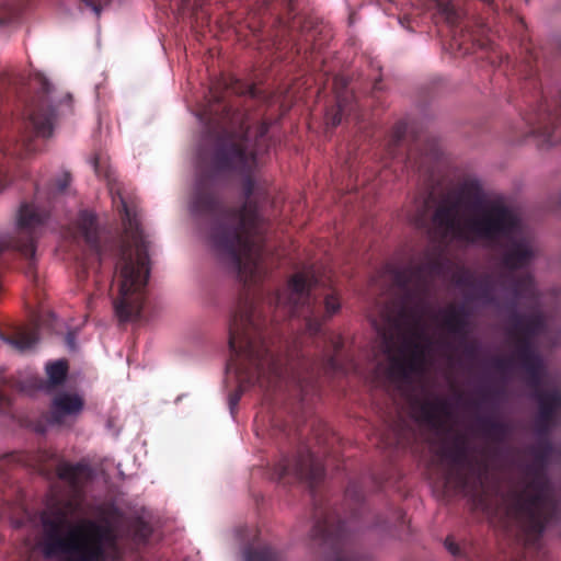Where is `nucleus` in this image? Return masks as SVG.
<instances>
[{
    "instance_id": "obj_1",
    "label": "nucleus",
    "mask_w": 561,
    "mask_h": 561,
    "mask_svg": "<svg viewBox=\"0 0 561 561\" xmlns=\"http://www.w3.org/2000/svg\"><path fill=\"white\" fill-rule=\"evenodd\" d=\"M371 324L380 339L378 377L399 381L424 371L435 353L449 340L465 333L463 317L450 307L439 313L427 308L412 309L408 304L379 309Z\"/></svg>"
},
{
    "instance_id": "obj_2",
    "label": "nucleus",
    "mask_w": 561,
    "mask_h": 561,
    "mask_svg": "<svg viewBox=\"0 0 561 561\" xmlns=\"http://www.w3.org/2000/svg\"><path fill=\"white\" fill-rule=\"evenodd\" d=\"M41 547L61 561H107L118 556L112 510H92L80 495L68 501L51 499L42 515Z\"/></svg>"
},
{
    "instance_id": "obj_3",
    "label": "nucleus",
    "mask_w": 561,
    "mask_h": 561,
    "mask_svg": "<svg viewBox=\"0 0 561 561\" xmlns=\"http://www.w3.org/2000/svg\"><path fill=\"white\" fill-rule=\"evenodd\" d=\"M193 215L216 214V220L209 231L208 242L215 253L230 261L240 279L254 283L264 275L262 264L261 239L256 234L257 214L249 203L238 214H217V199L205 187H197L188 202Z\"/></svg>"
},
{
    "instance_id": "obj_4",
    "label": "nucleus",
    "mask_w": 561,
    "mask_h": 561,
    "mask_svg": "<svg viewBox=\"0 0 561 561\" xmlns=\"http://www.w3.org/2000/svg\"><path fill=\"white\" fill-rule=\"evenodd\" d=\"M453 211L442 208L436 222L444 231L467 242L493 244L503 241L502 259L506 267L516 270L527 266L537 255L531 231L515 211L503 205L482 204L469 209L465 225L456 227L450 221Z\"/></svg>"
},
{
    "instance_id": "obj_5",
    "label": "nucleus",
    "mask_w": 561,
    "mask_h": 561,
    "mask_svg": "<svg viewBox=\"0 0 561 561\" xmlns=\"http://www.w3.org/2000/svg\"><path fill=\"white\" fill-rule=\"evenodd\" d=\"M110 193L113 205L125 221V236L113 278V289L116 293L114 309L121 321H135L140 318L150 276L151 241L137 214L122 196L121 187L112 184Z\"/></svg>"
},
{
    "instance_id": "obj_6",
    "label": "nucleus",
    "mask_w": 561,
    "mask_h": 561,
    "mask_svg": "<svg viewBox=\"0 0 561 561\" xmlns=\"http://www.w3.org/2000/svg\"><path fill=\"white\" fill-rule=\"evenodd\" d=\"M229 348L232 359L227 367L239 383V392L231 394V411L238 404L240 393L251 385L261 387L273 383L282 375V367L270 352L261 331L253 304L240 301L231 313L228 327Z\"/></svg>"
},
{
    "instance_id": "obj_7",
    "label": "nucleus",
    "mask_w": 561,
    "mask_h": 561,
    "mask_svg": "<svg viewBox=\"0 0 561 561\" xmlns=\"http://www.w3.org/2000/svg\"><path fill=\"white\" fill-rule=\"evenodd\" d=\"M413 414L423 426L433 431L443 443L439 453L440 461L448 467L447 483L457 488H465L467 482L463 473L469 466L462 446L458 443H453V446H450L453 417L446 402L440 399H428L415 407Z\"/></svg>"
},
{
    "instance_id": "obj_8",
    "label": "nucleus",
    "mask_w": 561,
    "mask_h": 561,
    "mask_svg": "<svg viewBox=\"0 0 561 561\" xmlns=\"http://www.w3.org/2000/svg\"><path fill=\"white\" fill-rule=\"evenodd\" d=\"M506 513L518 520L526 533L539 535L552 511L550 491L541 473H530L522 485L504 500Z\"/></svg>"
},
{
    "instance_id": "obj_9",
    "label": "nucleus",
    "mask_w": 561,
    "mask_h": 561,
    "mask_svg": "<svg viewBox=\"0 0 561 561\" xmlns=\"http://www.w3.org/2000/svg\"><path fill=\"white\" fill-rule=\"evenodd\" d=\"M35 83L39 95L31 108L28 118L39 136L48 137L53 131V112H62L61 107L70 102V95L58 91L51 79L44 73L36 75Z\"/></svg>"
},
{
    "instance_id": "obj_10",
    "label": "nucleus",
    "mask_w": 561,
    "mask_h": 561,
    "mask_svg": "<svg viewBox=\"0 0 561 561\" xmlns=\"http://www.w3.org/2000/svg\"><path fill=\"white\" fill-rule=\"evenodd\" d=\"M450 194H447L446 199L442 201L439 205L437 206V209L433 217V233L435 236H439L444 239L454 240L460 243H468L467 241L453 236L451 233H448L447 231H444L443 227L436 222V215L442 209L445 208L446 211H453V215L450 216V221L456 227H461L465 225L466 220V213L469 211V209H472L473 207L482 204H489V205H500L499 203L489 202L482 199L481 196H472L471 198L461 197L459 201H455L450 198Z\"/></svg>"
},
{
    "instance_id": "obj_11",
    "label": "nucleus",
    "mask_w": 561,
    "mask_h": 561,
    "mask_svg": "<svg viewBox=\"0 0 561 561\" xmlns=\"http://www.w3.org/2000/svg\"><path fill=\"white\" fill-rule=\"evenodd\" d=\"M255 164V157L251 152H247L241 140H232L230 145L222 147L215 159V165L218 170L236 169L249 171Z\"/></svg>"
},
{
    "instance_id": "obj_12",
    "label": "nucleus",
    "mask_w": 561,
    "mask_h": 561,
    "mask_svg": "<svg viewBox=\"0 0 561 561\" xmlns=\"http://www.w3.org/2000/svg\"><path fill=\"white\" fill-rule=\"evenodd\" d=\"M316 283L317 279L312 272L295 274L289 280L288 293L285 296H278L277 304L294 307L305 305Z\"/></svg>"
},
{
    "instance_id": "obj_13",
    "label": "nucleus",
    "mask_w": 561,
    "mask_h": 561,
    "mask_svg": "<svg viewBox=\"0 0 561 561\" xmlns=\"http://www.w3.org/2000/svg\"><path fill=\"white\" fill-rule=\"evenodd\" d=\"M83 409V400L77 393L62 392L55 397L50 416L57 424H67L76 419Z\"/></svg>"
},
{
    "instance_id": "obj_14",
    "label": "nucleus",
    "mask_w": 561,
    "mask_h": 561,
    "mask_svg": "<svg viewBox=\"0 0 561 561\" xmlns=\"http://www.w3.org/2000/svg\"><path fill=\"white\" fill-rule=\"evenodd\" d=\"M439 260V250L434 247L428 249L422 259L416 262H423V266H413L408 275L402 280L405 287H415L417 290L421 289L425 283V278L431 275L435 268L436 262Z\"/></svg>"
},
{
    "instance_id": "obj_15",
    "label": "nucleus",
    "mask_w": 561,
    "mask_h": 561,
    "mask_svg": "<svg viewBox=\"0 0 561 561\" xmlns=\"http://www.w3.org/2000/svg\"><path fill=\"white\" fill-rule=\"evenodd\" d=\"M47 216L35 203H23L15 215V224L20 230L31 232L43 225Z\"/></svg>"
},
{
    "instance_id": "obj_16",
    "label": "nucleus",
    "mask_w": 561,
    "mask_h": 561,
    "mask_svg": "<svg viewBox=\"0 0 561 561\" xmlns=\"http://www.w3.org/2000/svg\"><path fill=\"white\" fill-rule=\"evenodd\" d=\"M543 388L538 393L540 415L548 421L561 411V389L547 383L542 379Z\"/></svg>"
},
{
    "instance_id": "obj_17",
    "label": "nucleus",
    "mask_w": 561,
    "mask_h": 561,
    "mask_svg": "<svg viewBox=\"0 0 561 561\" xmlns=\"http://www.w3.org/2000/svg\"><path fill=\"white\" fill-rule=\"evenodd\" d=\"M545 325L542 313L538 310H533L529 314L518 320L515 333L520 340H529L533 335L540 333Z\"/></svg>"
},
{
    "instance_id": "obj_18",
    "label": "nucleus",
    "mask_w": 561,
    "mask_h": 561,
    "mask_svg": "<svg viewBox=\"0 0 561 561\" xmlns=\"http://www.w3.org/2000/svg\"><path fill=\"white\" fill-rule=\"evenodd\" d=\"M510 290L515 298L537 302L538 291L533 277L525 274L511 284Z\"/></svg>"
},
{
    "instance_id": "obj_19",
    "label": "nucleus",
    "mask_w": 561,
    "mask_h": 561,
    "mask_svg": "<svg viewBox=\"0 0 561 561\" xmlns=\"http://www.w3.org/2000/svg\"><path fill=\"white\" fill-rule=\"evenodd\" d=\"M77 228L78 232L85 239L88 243H95L99 226L93 214L85 210L81 211L78 218Z\"/></svg>"
},
{
    "instance_id": "obj_20",
    "label": "nucleus",
    "mask_w": 561,
    "mask_h": 561,
    "mask_svg": "<svg viewBox=\"0 0 561 561\" xmlns=\"http://www.w3.org/2000/svg\"><path fill=\"white\" fill-rule=\"evenodd\" d=\"M323 318L329 319L335 316L342 308V298L339 290L333 287L324 288L322 291Z\"/></svg>"
},
{
    "instance_id": "obj_21",
    "label": "nucleus",
    "mask_w": 561,
    "mask_h": 561,
    "mask_svg": "<svg viewBox=\"0 0 561 561\" xmlns=\"http://www.w3.org/2000/svg\"><path fill=\"white\" fill-rule=\"evenodd\" d=\"M430 209L428 201H415L411 209L405 211V219L417 228L426 226Z\"/></svg>"
},
{
    "instance_id": "obj_22",
    "label": "nucleus",
    "mask_w": 561,
    "mask_h": 561,
    "mask_svg": "<svg viewBox=\"0 0 561 561\" xmlns=\"http://www.w3.org/2000/svg\"><path fill=\"white\" fill-rule=\"evenodd\" d=\"M67 373V365L64 360H57L54 363H49L46 365V374L48 377V382L46 385H41L39 388L49 389L56 385H59L64 381Z\"/></svg>"
},
{
    "instance_id": "obj_23",
    "label": "nucleus",
    "mask_w": 561,
    "mask_h": 561,
    "mask_svg": "<svg viewBox=\"0 0 561 561\" xmlns=\"http://www.w3.org/2000/svg\"><path fill=\"white\" fill-rule=\"evenodd\" d=\"M22 13V4L13 0H0V25L14 22Z\"/></svg>"
},
{
    "instance_id": "obj_24",
    "label": "nucleus",
    "mask_w": 561,
    "mask_h": 561,
    "mask_svg": "<svg viewBox=\"0 0 561 561\" xmlns=\"http://www.w3.org/2000/svg\"><path fill=\"white\" fill-rule=\"evenodd\" d=\"M38 341L37 333L33 329L20 331L8 342L16 350L24 352L31 350Z\"/></svg>"
},
{
    "instance_id": "obj_25",
    "label": "nucleus",
    "mask_w": 561,
    "mask_h": 561,
    "mask_svg": "<svg viewBox=\"0 0 561 561\" xmlns=\"http://www.w3.org/2000/svg\"><path fill=\"white\" fill-rule=\"evenodd\" d=\"M526 370L536 379L543 378V366L541 358L534 351H526L523 354Z\"/></svg>"
},
{
    "instance_id": "obj_26",
    "label": "nucleus",
    "mask_w": 561,
    "mask_h": 561,
    "mask_svg": "<svg viewBox=\"0 0 561 561\" xmlns=\"http://www.w3.org/2000/svg\"><path fill=\"white\" fill-rule=\"evenodd\" d=\"M244 561H276L277 552L270 546H263L257 550H245L243 553Z\"/></svg>"
},
{
    "instance_id": "obj_27",
    "label": "nucleus",
    "mask_w": 561,
    "mask_h": 561,
    "mask_svg": "<svg viewBox=\"0 0 561 561\" xmlns=\"http://www.w3.org/2000/svg\"><path fill=\"white\" fill-rule=\"evenodd\" d=\"M84 471V467L81 465L71 466V465H62L59 468L60 478L68 480L72 484H77L79 478L82 476Z\"/></svg>"
},
{
    "instance_id": "obj_28",
    "label": "nucleus",
    "mask_w": 561,
    "mask_h": 561,
    "mask_svg": "<svg viewBox=\"0 0 561 561\" xmlns=\"http://www.w3.org/2000/svg\"><path fill=\"white\" fill-rule=\"evenodd\" d=\"M91 164L94 169V172L98 176H104L110 180V174L107 172L106 160L104 157L95 156L91 159Z\"/></svg>"
},
{
    "instance_id": "obj_29",
    "label": "nucleus",
    "mask_w": 561,
    "mask_h": 561,
    "mask_svg": "<svg viewBox=\"0 0 561 561\" xmlns=\"http://www.w3.org/2000/svg\"><path fill=\"white\" fill-rule=\"evenodd\" d=\"M95 14H99L102 7L105 5L108 0H82Z\"/></svg>"
},
{
    "instance_id": "obj_30",
    "label": "nucleus",
    "mask_w": 561,
    "mask_h": 561,
    "mask_svg": "<svg viewBox=\"0 0 561 561\" xmlns=\"http://www.w3.org/2000/svg\"><path fill=\"white\" fill-rule=\"evenodd\" d=\"M70 182V175L68 173H62L57 180V190L62 192L66 190L67 185Z\"/></svg>"
},
{
    "instance_id": "obj_31",
    "label": "nucleus",
    "mask_w": 561,
    "mask_h": 561,
    "mask_svg": "<svg viewBox=\"0 0 561 561\" xmlns=\"http://www.w3.org/2000/svg\"><path fill=\"white\" fill-rule=\"evenodd\" d=\"M439 10L446 16L447 21H449V22L453 21L454 8L450 4H448V3L439 4Z\"/></svg>"
},
{
    "instance_id": "obj_32",
    "label": "nucleus",
    "mask_w": 561,
    "mask_h": 561,
    "mask_svg": "<svg viewBox=\"0 0 561 561\" xmlns=\"http://www.w3.org/2000/svg\"><path fill=\"white\" fill-rule=\"evenodd\" d=\"M328 123L331 124L332 126L339 125L341 123V114L336 113L331 117H328Z\"/></svg>"
},
{
    "instance_id": "obj_33",
    "label": "nucleus",
    "mask_w": 561,
    "mask_h": 561,
    "mask_svg": "<svg viewBox=\"0 0 561 561\" xmlns=\"http://www.w3.org/2000/svg\"><path fill=\"white\" fill-rule=\"evenodd\" d=\"M446 548L449 550V552L454 556H456L459 552V548L457 545L453 541H446Z\"/></svg>"
},
{
    "instance_id": "obj_34",
    "label": "nucleus",
    "mask_w": 561,
    "mask_h": 561,
    "mask_svg": "<svg viewBox=\"0 0 561 561\" xmlns=\"http://www.w3.org/2000/svg\"><path fill=\"white\" fill-rule=\"evenodd\" d=\"M254 183L252 180H248L244 184V193L249 196L252 193Z\"/></svg>"
},
{
    "instance_id": "obj_35",
    "label": "nucleus",
    "mask_w": 561,
    "mask_h": 561,
    "mask_svg": "<svg viewBox=\"0 0 561 561\" xmlns=\"http://www.w3.org/2000/svg\"><path fill=\"white\" fill-rule=\"evenodd\" d=\"M308 329H309V331L316 332L318 330V324L309 322L308 323Z\"/></svg>"
},
{
    "instance_id": "obj_36",
    "label": "nucleus",
    "mask_w": 561,
    "mask_h": 561,
    "mask_svg": "<svg viewBox=\"0 0 561 561\" xmlns=\"http://www.w3.org/2000/svg\"><path fill=\"white\" fill-rule=\"evenodd\" d=\"M25 254L26 255H33V248L32 247L27 248L26 251H25Z\"/></svg>"
},
{
    "instance_id": "obj_37",
    "label": "nucleus",
    "mask_w": 561,
    "mask_h": 561,
    "mask_svg": "<svg viewBox=\"0 0 561 561\" xmlns=\"http://www.w3.org/2000/svg\"><path fill=\"white\" fill-rule=\"evenodd\" d=\"M147 533H148L147 530H146V531H144V533H141V534H140V537H141V538H145V537L147 536Z\"/></svg>"
}]
</instances>
